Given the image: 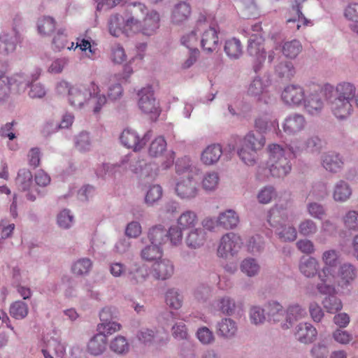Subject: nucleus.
Returning a JSON list of instances; mask_svg holds the SVG:
<instances>
[{"label":"nucleus","mask_w":358,"mask_h":358,"mask_svg":"<svg viewBox=\"0 0 358 358\" xmlns=\"http://www.w3.org/2000/svg\"><path fill=\"white\" fill-rule=\"evenodd\" d=\"M224 52L231 59L239 58L243 53L241 41L236 38L227 40L224 45Z\"/></svg>","instance_id":"obj_40"},{"label":"nucleus","mask_w":358,"mask_h":358,"mask_svg":"<svg viewBox=\"0 0 358 358\" xmlns=\"http://www.w3.org/2000/svg\"><path fill=\"white\" fill-rule=\"evenodd\" d=\"M162 193L163 190L160 185H154L150 186L145 195V203L148 205L153 204L162 198Z\"/></svg>","instance_id":"obj_56"},{"label":"nucleus","mask_w":358,"mask_h":358,"mask_svg":"<svg viewBox=\"0 0 358 358\" xmlns=\"http://www.w3.org/2000/svg\"><path fill=\"white\" fill-rule=\"evenodd\" d=\"M213 308L223 314L231 315L236 308L233 299L228 296L218 297L213 303Z\"/></svg>","instance_id":"obj_29"},{"label":"nucleus","mask_w":358,"mask_h":358,"mask_svg":"<svg viewBox=\"0 0 358 358\" xmlns=\"http://www.w3.org/2000/svg\"><path fill=\"white\" fill-rule=\"evenodd\" d=\"M191 15V7L185 2L177 3L171 14L172 22L176 24L185 22Z\"/></svg>","instance_id":"obj_28"},{"label":"nucleus","mask_w":358,"mask_h":358,"mask_svg":"<svg viewBox=\"0 0 358 358\" xmlns=\"http://www.w3.org/2000/svg\"><path fill=\"white\" fill-rule=\"evenodd\" d=\"M166 141L162 136L155 138L150 144L148 155L151 157H159L166 148Z\"/></svg>","instance_id":"obj_45"},{"label":"nucleus","mask_w":358,"mask_h":358,"mask_svg":"<svg viewBox=\"0 0 358 358\" xmlns=\"http://www.w3.org/2000/svg\"><path fill=\"white\" fill-rule=\"evenodd\" d=\"M182 230L178 225L171 227L167 231V240L169 239L173 245L180 244L182 240Z\"/></svg>","instance_id":"obj_61"},{"label":"nucleus","mask_w":358,"mask_h":358,"mask_svg":"<svg viewBox=\"0 0 358 358\" xmlns=\"http://www.w3.org/2000/svg\"><path fill=\"white\" fill-rule=\"evenodd\" d=\"M174 267L173 264L166 259L155 262L152 266L151 274L158 280H166L169 278L173 273Z\"/></svg>","instance_id":"obj_19"},{"label":"nucleus","mask_w":358,"mask_h":358,"mask_svg":"<svg viewBox=\"0 0 358 358\" xmlns=\"http://www.w3.org/2000/svg\"><path fill=\"white\" fill-rule=\"evenodd\" d=\"M306 125L303 115L294 113L287 116L282 124L284 131L289 135L295 134L303 130Z\"/></svg>","instance_id":"obj_17"},{"label":"nucleus","mask_w":358,"mask_h":358,"mask_svg":"<svg viewBox=\"0 0 358 358\" xmlns=\"http://www.w3.org/2000/svg\"><path fill=\"white\" fill-rule=\"evenodd\" d=\"M197 30L201 32V45L203 50L212 52L218 45V31L213 27H206L205 22L197 23Z\"/></svg>","instance_id":"obj_10"},{"label":"nucleus","mask_w":358,"mask_h":358,"mask_svg":"<svg viewBox=\"0 0 358 358\" xmlns=\"http://www.w3.org/2000/svg\"><path fill=\"white\" fill-rule=\"evenodd\" d=\"M176 192L181 199H190L194 198L198 192L196 183L188 174L185 178H182L177 182Z\"/></svg>","instance_id":"obj_15"},{"label":"nucleus","mask_w":358,"mask_h":358,"mask_svg":"<svg viewBox=\"0 0 358 358\" xmlns=\"http://www.w3.org/2000/svg\"><path fill=\"white\" fill-rule=\"evenodd\" d=\"M10 314L15 319H23L28 314V306L26 303L17 301L14 302L10 308Z\"/></svg>","instance_id":"obj_54"},{"label":"nucleus","mask_w":358,"mask_h":358,"mask_svg":"<svg viewBox=\"0 0 358 358\" xmlns=\"http://www.w3.org/2000/svg\"><path fill=\"white\" fill-rule=\"evenodd\" d=\"M248 94L251 96L257 97L259 101H263L265 103H268L270 99V94L266 90V86L259 78H255L250 84Z\"/></svg>","instance_id":"obj_22"},{"label":"nucleus","mask_w":358,"mask_h":358,"mask_svg":"<svg viewBox=\"0 0 358 358\" xmlns=\"http://www.w3.org/2000/svg\"><path fill=\"white\" fill-rule=\"evenodd\" d=\"M266 138L261 133L249 131L243 139V145L250 150H261L265 145Z\"/></svg>","instance_id":"obj_24"},{"label":"nucleus","mask_w":358,"mask_h":358,"mask_svg":"<svg viewBox=\"0 0 358 358\" xmlns=\"http://www.w3.org/2000/svg\"><path fill=\"white\" fill-rule=\"evenodd\" d=\"M68 99L69 103L77 108H81L91 101L94 113L99 112L107 101L106 96L100 94L99 87L94 81L85 85L72 86L69 90Z\"/></svg>","instance_id":"obj_2"},{"label":"nucleus","mask_w":358,"mask_h":358,"mask_svg":"<svg viewBox=\"0 0 358 358\" xmlns=\"http://www.w3.org/2000/svg\"><path fill=\"white\" fill-rule=\"evenodd\" d=\"M259 265L253 258L245 259L241 264V271L250 277L257 275L259 273Z\"/></svg>","instance_id":"obj_53"},{"label":"nucleus","mask_w":358,"mask_h":358,"mask_svg":"<svg viewBox=\"0 0 358 358\" xmlns=\"http://www.w3.org/2000/svg\"><path fill=\"white\" fill-rule=\"evenodd\" d=\"M55 20L50 16L43 17L37 22L38 31L43 36L50 35L55 31Z\"/></svg>","instance_id":"obj_43"},{"label":"nucleus","mask_w":358,"mask_h":358,"mask_svg":"<svg viewBox=\"0 0 358 358\" xmlns=\"http://www.w3.org/2000/svg\"><path fill=\"white\" fill-rule=\"evenodd\" d=\"M122 87L120 83H117L115 79H110L108 81V97L112 101L120 99L122 95Z\"/></svg>","instance_id":"obj_60"},{"label":"nucleus","mask_w":358,"mask_h":358,"mask_svg":"<svg viewBox=\"0 0 358 358\" xmlns=\"http://www.w3.org/2000/svg\"><path fill=\"white\" fill-rule=\"evenodd\" d=\"M162 250L160 247L152 245L145 247L141 251V257L143 259L148 262L158 261L161 259Z\"/></svg>","instance_id":"obj_52"},{"label":"nucleus","mask_w":358,"mask_h":358,"mask_svg":"<svg viewBox=\"0 0 358 358\" xmlns=\"http://www.w3.org/2000/svg\"><path fill=\"white\" fill-rule=\"evenodd\" d=\"M306 315V311L297 303L290 305L287 310L286 322L281 324L282 329H289L292 324Z\"/></svg>","instance_id":"obj_25"},{"label":"nucleus","mask_w":358,"mask_h":358,"mask_svg":"<svg viewBox=\"0 0 358 358\" xmlns=\"http://www.w3.org/2000/svg\"><path fill=\"white\" fill-rule=\"evenodd\" d=\"M248 52L254 57L258 65H260L266 59V52L264 48V38L258 34L252 35L248 41Z\"/></svg>","instance_id":"obj_14"},{"label":"nucleus","mask_w":358,"mask_h":358,"mask_svg":"<svg viewBox=\"0 0 358 358\" xmlns=\"http://www.w3.org/2000/svg\"><path fill=\"white\" fill-rule=\"evenodd\" d=\"M129 345L125 337L122 336H116L110 344V348L117 354H123L128 352Z\"/></svg>","instance_id":"obj_55"},{"label":"nucleus","mask_w":358,"mask_h":358,"mask_svg":"<svg viewBox=\"0 0 358 358\" xmlns=\"http://www.w3.org/2000/svg\"><path fill=\"white\" fill-rule=\"evenodd\" d=\"M239 222V217L233 210L221 213L217 218V224L226 229L236 227Z\"/></svg>","instance_id":"obj_32"},{"label":"nucleus","mask_w":358,"mask_h":358,"mask_svg":"<svg viewBox=\"0 0 358 358\" xmlns=\"http://www.w3.org/2000/svg\"><path fill=\"white\" fill-rule=\"evenodd\" d=\"M107 338L103 334H96L88 342L87 351L92 355L102 354L106 348Z\"/></svg>","instance_id":"obj_27"},{"label":"nucleus","mask_w":358,"mask_h":358,"mask_svg":"<svg viewBox=\"0 0 358 358\" xmlns=\"http://www.w3.org/2000/svg\"><path fill=\"white\" fill-rule=\"evenodd\" d=\"M334 91V86L326 83L320 86L315 83L308 85V94L304 98V108L310 115L320 114L324 108L323 96H327L331 94Z\"/></svg>","instance_id":"obj_4"},{"label":"nucleus","mask_w":358,"mask_h":358,"mask_svg":"<svg viewBox=\"0 0 358 358\" xmlns=\"http://www.w3.org/2000/svg\"><path fill=\"white\" fill-rule=\"evenodd\" d=\"M322 261L326 266L322 269H329V272L326 273L327 275H333L331 273L332 268L336 266L338 263V255L336 250H329L325 251L322 257ZM323 273V271L319 274V276Z\"/></svg>","instance_id":"obj_47"},{"label":"nucleus","mask_w":358,"mask_h":358,"mask_svg":"<svg viewBox=\"0 0 358 358\" xmlns=\"http://www.w3.org/2000/svg\"><path fill=\"white\" fill-rule=\"evenodd\" d=\"M92 267V262L88 258H82L73 263L71 270L76 275L87 274Z\"/></svg>","instance_id":"obj_51"},{"label":"nucleus","mask_w":358,"mask_h":358,"mask_svg":"<svg viewBox=\"0 0 358 358\" xmlns=\"http://www.w3.org/2000/svg\"><path fill=\"white\" fill-rule=\"evenodd\" d=\"M219 180L217 173L215 171L207 173L202 181L203 187L206 190H213L217 187Z\"/></svg>","instance_id":"obj_58"},{"label":"nucleus","mask_w":358,"mask_h":358,"mask_svg":"<svg viewBox=\"0 0 358 358\" xmlns=\"http://www.w3.org/2000/svg\"><path fill=\"white\" fill-rule=\"evenodd\" d=\"M198 222V217L195 212L186 210L178 218L177 224L183 230L194 227Z\"/></svg>","instance_id":"obj_38"},{"label":"nucleus","mask_w":358,"mask_h":358,"mask_svg":"<svg viewBox=\"0 0 358 358\" xmlns=\"http://www.w3.org/2000/svg\"><path fill=\"white\" fill-rule=\"evenodd\" d=\"M275 72L279 78L289 80L294 76L295 69L292 62L285 61L275 66Z\"/></svg>","instance_id":"obj_48"},{"label":"nucleus","mask_w":358,"mask_h":358,"mask_svg":"<svg viewBox=\"0 0 358 358\" xmlns=\"http://www.w3.org/2000/svg\"><path fill=\"white\" fill-rule=\"evenodd\" d=\"M257 151L250 150L242 144L238 154L241 159L247 165H253L255 162Z\"/></svg>","instance_id":"obj_57"},{"label":"nucleus","mask_w":358,"mask_h":358,"mask_svg":"<svg viewBox=\"0 0 358 358\" xmlns=\"http://www.w3.org/2000/svg\"><path fill=\"white\" fill-rule=\"evenodd\" d=\"M343 222L346 228L358 230V213L350 210L343 217Z\"/></svg>","instance_id":"obj_64"},{"label":"nucleus","mask_w":358,"mask_h":358,"mask_svg":"<svg viewBox=\"0 0 358 358\" xmlns=\"http://www.w3.org/2000/svg\"><path fill=\"white\" fill-rule=\"evenodd\" d=\"M329 269H324L323 273L320 275V282L317 285V289L320 293L328 295L322 304L328 313H335L343 308L341 301L334 296L335 294V276L334 275H327L326 273Z\"/></svg>","instance_id":"obj_5"},{"label":"nucleus","mask_w":358,"mask_h":358,"mask_svg":"<svg viewBox=\"0 0 358 358\" xmlns=\"http://www.w3.org/2000/svg\"><path fill=\"white\" fill-rule=\"evenodd\" d=\"M108 27L110 33L114 36H118L120 33L123 32L127 34L132 33L131 30H127L126 21L119 14H115L110 17Z\"/></svg>","instance_id":"obj_31"},{"label":"nucleus","mask_w":358,"mask_h":358,"mask_svg":"<svg viewBox=\"0 0 358 358\" xmlns=\"http://www.w3.org/2000/svg\"><path fill=\"white\" fill-rule=\"evenodd\" d=\"M295 336L296 338L301 343H311L316 338L317 330L310 324L301 323L297 327Z\"/></svg>","instance_id":"obj_26"},{"label":"nucleus","mask_w":358,"mask_h":358,"mask_svg":"<svg viewBox=\"0 0 358 358\" xmlns=\"http://www.w3.org/2000/svg\"><path fill=\"white\" fill-rule=\"evenodd\" d=\"M335 99L352 101L356 94V87L349 82H341L334 87Z\"/></svg>","instance_id":"obj_23"},{"label":"nucleus","mask_w":358,"mask_h":358,"mask_svg":"<svg viewBox=\"0 0 358 358\" xmlns=\"http://www.w3.org/2000/svg\"><path fill=\"white\" fill-rule=\"evenodd\" d=\"M268 171L272 176L280 178L289 173L291 164L289 158L292 155H295L296 152L292 146L283 148L278 144L273 143L268 145ZM263 171H267V169H264Z\"/></svg>","instance_id":"obj_3"},{"label":"nucleus","mask_w":358,"mask_h":358,"mask_svg":"<svg viewBox=\"0 0 358 358\" xmlns=\"http://www.w3.org/2000/svg\"><path fill=\"white\" fill-rule=\"evenodd\" d=\"M317 229L316 224L309 219L302 221L299 225V233L305 236L314 234L317 231Z\"/></svg>","instance_id":"obj_62"},{"label":"nucleus","mask_w":358,"mask_h":358,"mask_svg":"<svg viewBox=\"0 0 358 358\" xmlns=\"http://www.w3.org/2000/svg\"><path fill=\"white\" fill-rule=\"evenodd\" d=\"M242 240L239 236L234 233H227L221 239L217 250V256L227 258L235 255L242 245Z\"/></svg>","instance_id":"obj_9"},{"label":"nucleus","mask_w":358,"mask_h":358,"mask_svg":"<svg viewBox=\"0 0 358 358\" xmlns=\"http://www.w3.org/2000/svg\"><path fill=\"white\" fill-rule=\"evenodd\" d=\"M222 155V148L220 144L208 145L201 154V161L207 166L216 164Z\"/></svg>","instance_id":"obj_21"},{"label":"nucleus","mask_w":358,"mask_h":358,"mask_svg":"<svg viewBox=\"0 0 358 358\" xmlns=\"http://www.w3.org/2000/svg\"><path fill=\"white\" fill-rule=\"evenodd\" d=\"M121 324L115 322H103L98 324L97 330L99 334H103L106 335V338L109 335H111L121 329Z\"/></svg>","instance_id":"obj_59"},{"label":"nucleus","mask_w":358,"mask_h":358,"mask_svg":"<svg viewBox=\"0 0 358 358\" xmlns=\"http://www.w3.org/2000/svg\"><path fill=\"white\" fill-rule=\"evenodd\" d=\"M237 331L236 322L230 318H224L217 324V334L225 338L234 336Z\"/></svg>","instance_id":"obj_37"},{"label":"nucleus","mask_w":358,"mask_h":358,"mask_svg":"<svg viewBox=\"0 0 358 358\" xmlns=\"http://www.w3.org/2000/svg\"><path fill=\"white\" fill-rule=\"evenodd\" d=\"M265 311L268 320L273 322H280L284 316L282 306L275 301L268 303L266 306Z\"/></svg>","instance_id":"obj_42"},{"label":"nucleus","mask_w":358,"mask_h":358,"mask_svg":"<svg viewBox=\"0 0 358 358\" xmlns=\"http://www.w3.org/2000/svg\"><path fill=\"white\" fill-rule=\"evenodd\" d=\"M255 128L259 133H265L271 127H278V122L276 120H271L268 115H264L257 117L255 123Z\"/></svg>","instance_id":"obj_50"},{"label":"nucleus","mask_w":358,"mask_h":358,"mask_svg":"<svg viewBox=\"0 0 358 358\" xmlns=\"http://www.w3.org/2000/svg\"><path fill=\"white\" fill-rule=\"evenodd\" d=\"M53 48L56 50H61L64 48H67L68 50H71L74 48V43H69L67 40V37L66 34L64 33V29H59L56 32V34L54 36L52 42Z\"/></svg>","instance_id":"obj_39"},{"label":"nucleus","mask_w":358,"mask_h":358,"mask_svg":"<svg viewBox=\"0 0 358 358\" xmlns=\"http://www.w3.org/2000/svg\"><path fill=\"white\" fill-rule=\"evenodd\" d=\"M287 219L288 216L285 210L278 206L272 208L268 213V222L270 225L273 227H281L278 229L279 238L284 242H292L296 239L297 233L293 226H283Z\"/></svg>","instance_id":"obj_6"},{"label":"nucleus","mask_w":358,"mask_h":358,"mask_svg":"<svg viewBox=\"0 0 358 358\" xmlns=\"http://www.w3.org/2000/svg\"><path fill=\"white\" fill-rule=\"evenodd\" d=\"M302 50V45L298 40L285 42L282 48L283 55L289 59L296 58Z\"/></svg>","instance_id":"obj_44"},{"label":"nucleus","mask_w":358,"mask_h":358,"mask_svg":"<svg viewBox=\"0 0 358 358\" xmlns=\"http://www.w3.org/2000/svg\"><path fill=\"white\" fill-rule=\"evenodd\" d=\"M165 302L171 308L178 310L183 303V296L174 288L169 289L165 294Z\"/></svg>","instance_id":"obj_41"},{"label":"nucleus","mask_w":358,"mask_h":358,"mask_svg":"<svg viewBox=\"0 0 358 358\" xmlns=\"http://www.w3.org/2000/svg\"><path fill=\"white\" fill-rule=\"evenodd\" d=\"M199 31L197 30V27L196 29L191 32L184 35L181 38V42L182 45L186 46L187 48H189L190 50H192L194 49H196L195 47L198 42V37H197V32Z\"/></svg>","instance_id":"obj_63"},{"label":"nucleus","mask_w":358,"mask_h":358,"mask_svg":"<svg viewBox=\"0 0 358 358\" xmlns=\"http://www.w3.org/2000/svg\"><path fill=\"white\" fill-rule=\"evenodd\" d=\"M129 12L131 16L126 20L127 30H131L132 33H142L150 36L159 28V14L155 10L149 12L144 4L133 3Z\"/></svg>","instance_id":"obj_1"},{"label":"nucleus","mask_w":358,"mask_h":358,"mask_svg":"<svg viewBox=\"0 0 358 358\" xmlns=\"http://www.w3.org/2000/svg\"><path fill=\"white\" fill-rule=\"evenodd\" d=\"M207 233L203 228H194L189 230L185 236V242L190 249H199L203 247L207 241Z\"/></svg>","instance_id":"obj_18"},{"label":"nucleus","mask_w":358,"mask_h":358,"mask_svg":"<svg viewBox=\"0 0 358 358\" xmlns=\"http://www.w3.org/2000/svg\"><path fill=\"white\" fill-rule=\"evenodd\" d=\"M21 23L20 18H15L14 19V24L15 27L13 28V33L10 34H5L3 36L0 37V40L1 41V47L6 53L12 52L15 50L17 43L20 42V34L18 31H17V26L20 25Z\"/></svg>","instance_id":"obj_20"},{"label":"nucleus","mask_w":358,"mask_h":358,"mask_svg":"<svg viewBox=\"0 0 358 358\" xmlns=\"http://www.w3.org/2000/svg\"><path fill=\"white\" fill-rule=\"evenodd\" d=\"M301 3L296 1V4L292 6L293 11L296 13V17L294 18H289L287 20L288 24L296 23V29L299 30L303 25L304 27L311 24V22L305 17L301 12Z\"/></svg>","instance_id":"obj_46"},{"label":"nucleus","mask_w":358,"mask_h":358,"mask_svg":"<svg viewBox=\"0 0 358 358\" xmlns=\"http://www.w3.org/2000/svg\"><path fill=\"white\" fill-rule=\"evenodd\" d=\"M281 98L287 105L299 106L304 100L305 92L300 85H289L283 90Z\"/></svg>","instance_id":"obj_13"},{"label":"nucleus","mask_w":358,"mask_h":358,"mask_svg":"<svg viewBox=\"0 0 358 358\" xmlns=\"http://www.w3.org/2000/svg\"><path fill=\"white\" fill-rule=\"evenodd\" d=\"M15 183L21 191H28L27 199L34 201L36 195L39 194L38 189L33 185L31 172L26 169L19 171L15 179Z\"/></svg>","instance_id":"obj_12"},{"label":"nucleus","mask_w":358,"mask_h":358,"mask_svg":"<svg viewBox=\"0 0 358 358\" xmlns=\"http://www.w3.org/2000/svg\"><path fill=\"white\" fill-rule=\"evenodd\" d=\"M5 80H0V103L6 101L11 93H20L29 85L22 74H15Z\"/></svg>","instance_id":"obj_7"},{"label":"nucleus","mask_w":358,"mask_h":358,"mask_svg":"<svg viewBox=\"0 0 358 358\" xmlns=\"http://www.w3.org/2000/svg\"><path fill=\"white\" fill-rule=\"evenodd\" d=\"M343 162L339 155L336 153L325 154L322 159L323 167L330 172H337L343 166Z\"/></svg>","instance_id":"obj_35"},{"label":"nucleus","mask_w":358,"mask_h":358,"mask_svg":"<svg viewBox=\"0 0 358 358\" xmlns=\"http://www.w3.org/2000/svg\"><path fill=\"white\" fill-rule=\"evenodd\" d=\"M352 194L349 185L344 181L338 182L334 191V199L337 201H345L348 199Z\"/></svg>","instance_id":"obj_49"},{"label":"nucleus","mask_w":358,"mask_h":358,"mask_svg":"<svg viewBox=\"0 0 358 358\" xmlns=\"http://www.w3.org/2000/svg\"><path fill=\"white\" fill-rule=\"evenodd\" d=\"M138 106L142 112L150 115V118L156 120L161 113L159 102L154 96L152 87L143 88L139 92Z\"/></svg>","instance_id":"obj_8"},{"label":"nucleus","mask_w":358,"mask_h":358,"mask_svg":"<svg viewBox=\"0 0 358 358\" xmlns=\"http://www.w3.org/2000/svg\"><path fill=\"white\" fill-rule=\"evenodd\" d=\"M129 168L132 172L140 174L143 177L153 176L157 173L155 166L146 163L143 159L130 164Z\"/></svg>","instance_id":"obj_30"},{"label":"nucleus","mask_w":358,"mask_h":358,"mask_svg":"<svg viewBox=\"0 0 358 358\" xmlns=\"http://www.w3.org/2000/svg\"><path fill=\"white\" fill-rule=\"evenodd\" d=\"M338 278L339 285L343 287L349 285L356 278L355 268L352 264H344L339 269Z\"/></svg>","instance_id":"obj_36"},{"label":"nucleus","mask_w":358,"mask_h":358,"mask_svg":"<svg viewBox=\"0 0 358 358\" xmlns=\"http://www.w3.org/2000/svg\"><path fill=\"white\" fill-rule=\"evenodd\" d=\"M148 134L149 132L141 137L135 130L126 129L121 134L120 141L124 147L138 152L145 145Z\"/></svg>","instance_id":"obj_11"},{"label":"nucleus","mask_w":358,"mask_h":358,"mask_svg":"<svg viewBox=\"0 0 358 358\" xmlns=\"http://www.w3.org/2000/svg\"><path fill=\"white\" fill-rule=\"evenodd\" d=\"M148 236L152 245L160 247L167 241V231L162 225H157L150 229Z\"/></svg>","instance_id":"obj_33"},{"label":"nucleus","mask_w":358,"mask_h":358,"mask_svg":"<svg viewBox=\"0 0 358 358\" xmlns=\"http://www.w3.org/2000/svg\"><path fill=\"white\" fill-rule=\"evenodd\" d=\"M318 268V262L314 257L302 258L300 261L299 271L307 278L313 277L317 273Z\"/></svg>","instance_id":"obj_34"},{"label":"nucleus","mask_w":358,"mask_h":358,"mask_svg":"<svg viewBox=\"0 0 358 358\" xmlns=\"http://www.w3.org/2000/svg\"><path fill=\"white\" fill-rule=\"evenodd\" d=\"M352 101L341 99H335L329 102L330 109L338 120H345L350 116L353 111Z\"/></svg>","instance_id":"obj_16"}]
</instances>
